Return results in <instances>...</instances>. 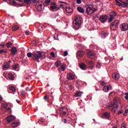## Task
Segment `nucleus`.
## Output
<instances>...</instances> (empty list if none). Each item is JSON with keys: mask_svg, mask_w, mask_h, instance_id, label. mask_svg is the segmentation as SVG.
I'll return each mask as SVG.
<instances>
[{"mask_svg": "<svg viewBox=\"0 0 128 128\" xmlns=\"http://www.w3.org/2000/svg\"><path fill=\"white\" fill-rule=\"evenodd\" d=\"M27 56L29 58H32L34 62H40V60L46 58V52L42 51H37L36 52H28Z\"/></svg>", "mask_w": 128, "mask_h": 128, "instance_id": "obj_1", "label": "nucleus"}, {"mask_svg": "<svg viewBox=\"0 0 128 128\" xmlns=\"http://www.w3.org/2000/svg\"><path fill=\"white\" fill-rule=\"evenodd\" d=\"M126 96H124V98L126 100H128V93H126L125 94Z\"/></svg>", "mask_w": 128, "mask_h": 128, "instance_id": "obj_47", "label": "nucleus"}, {"mask_svg": "<svg viewBox=\"0 0 128 128\" xmlns=\"http://www.w3.org/2000/svg\"><path fill=\"white\" fill-rule=\"evenodd\" d=\"M50 56H52V58H54V52H51Z\"/></svg>", "mask_w": 128, "mask_h": 128, "instance_id": "obj_45", "label": "nucleus"}, {"mask_svg": "<svg viewBox=\"0 0 128 128\" xmlns=\"http://www.w3.org/2000/svg\"><path fill=\"white\" fill-rule=\"evenodd\" d=\"M114 18H112V17H110L109 18L108 20V22L109 23H110L112 22V20L114 19Z\"/></svg>", "mask_w": 128, "mask_h": 128, "instance_id": "obj_40", "label": "nucleus"}, {"mask_svg": "<svg viewBox=\"0 0 128 128\" xmlns=\"http://www.w3.org/2000/svg\"><path fill=\"white\" fill-rule=\"evenodd\" d=\"M3 69L6 70V68H10V63L5 62L2 64Z\"/></svg>", "mask_w": 128, "mask_h": 128, "instance_id": "obj_18", "label": "nucleus"}, {"mask_svg": "<svg viewBox=\"0 0 128 128\" xmlns=\"http://www.w3.org/2000/svg\"><path fill=\"white\" fill-rule=\"evenodd\" d=\"M4 52H6V51H5L4 50H0V54H4Z\"/></svg>", "mask_w": 128, "mask_h": 128, "instance_id": "obj_49", "label": "nucleus"}, {"mask_svg": "<svg viewBox=\"0 0 128 128\" xmlns=\"http://www.w3.org/2000/svg\"><path fill=\"white\" fill-rule=\"evenodd\" d=\"M38 122L39 124H44V120H39Z\"/></svg>", "mask_w": 128, "mask_h": 128, "instance_id": "obj_52", "label": "nucleus"}, {"mask_svg": "<svg viewBox=\"0 0 128 128\" xmlns=\"http://www.w3.org/2000/svg\"><path fill=\"white\" fill-rule=\"evenodd\" d=\"M125 114H128V109H126V110H125Z\"/></svg>", "mask_w": 128, "mask_h": 128, "instance_id": "obj_61", "label": "nucleus"}, {"mask_svg": "<svg viewBox=\"0 0 128 128\" xmlns=\"http://www.w3.org/2000/svg\"><path fill=\"white\" fill-rule=\"evenodd\" d=\"M100 66H102L100 65V64L98 63L96 64V68H100Z\"/></svg>", "mask_w": 128, "mask_h": 128, "instance_id": "obj_44", "label": "nucleus"}, {"mask_svg": "<svg viewBox=\"0 0 128 128\" xmlns=\"http://www.w3.org/2000/svg\"><path fill=\"white\" fill-rule=\"evenodd\" d=\"M45 2H46V4H50V0H45Z\"/></svg>", "mask_w": 128, "mask_h": 128, "instance_id": "obj_53", "label": "nucleus"}, {"mask_svg": "<svg viewBox=\"0 0 128 128\" xmlns=\"http://www.w3.org/2000/svg\"><path fill=\"white\" fill-rule=\"evenodd\" d=\"M30 88L28 87L26 88V92H30V90L29 89Z\"/></svg>", "mask_w": 128, "mask_h": 128, "instance_id": "obj_56", "label": "nucleus"}, {"mask_svg": "<svg viewBox=\"0 0 128 128\" xmlns=\"http://www.w3.org/2000/svg\"><path fill=\"white\" fill-rule=\"evenodd\" d=\"M30 32L29 31H28V30H26V32H25V34L26 35V36H29L30 35Z\"/></svg>", "mask_w": 128, "mask_h": 128, "instance_id": "obj_50", "label": "nucleus"}, {"mask_svg": "<svg viewBox=\"0 0 128 128\" xmlns=\"http://www.w3.org/2000/svg\"><path fill=\"white\" fill-rule=\"evenodd\" d=\"M60 64H62V62H60V60H57V62H55V66L57 67L58 68V66H60Z\"/></svg>", "mask_w": 128, "mask_h": 128, "instance_id": "obj_27", "label": "nucleus"}, {"mask_svg": "<svg viewBox=\"0 0 128 128\" xmlns=\"http://www.w3.org/2000/svg\"><path fill=\"white\" fill-rule=\"evenodd\" d=\"M18 28H20V27L18 26H15L12 27V30H14V32H16V30H18Z\"/></svg>", "mask_w": 128, "mask_h": 128, "instance_id": "obj_29", "label": "nucleus"}, {"mask_svg": "<svg viewBox=\"0 0 128 128\" xmlns=\"http://www.w3.org/2000/svg\"><path fill=\"white\" fill-rule=\"evenodd\" d=\"M24 4H32V0H24Z\"/></svg>", "mask_w": 128, "mask_h": 128, "instance_id": "obj_32", "label": "nucleus"}, {"mask_svg": "<svg viewBox=\"0 0 128 128\" xmlns=\"http://www.w3.org/2000/svg\"><path fill=\"white\" fill-rule=\"evenodd\" d=\"M87 64H92V60H90V61H87L86 62Z\"/></svg>", "mask_w": 128, "mask_h": 128, "instance_id": "obj_43", "label": "nucleus"}, {"mask_svg": "<svg viewBox=\"0 0 128 128\" xmlns=\"http://www.w3.org/2000/svg\"><path fill=\"white\" fill-rule=\"evenodd\" d=\"M16 0H9V2L10 4H13V6H16Z\"/></svg>", "mask_w": 128, "mask_h": 128, "instance_id": "obj_24", "label": "nucleus"}, {"mask_svg": "<svg viewBox=\"0 0 128 128\" xmlns=\"http://www.w3.org/2000/svg\"><path fill=\"white\" fill-rule=\"evenodd\" d=\"M100 84H101V86H104V84H106V83H104V82H100Z\"/></svg>", "mask_w": 128, "mask_h": 128, "instance_id": "obj_55", "label": "nucleus"}, {"mask_svg": "<svg viewBox=\"0 0 128 128\" xmlns=\"http://www.w3.org/2000/svg\"><path fill=\"white\" fill-rule=\"evenodd\" d=\"M92 14H94V12H96V9L92 8Z\"/></svg>", "mask_w": 128, "mask_h": 128, "instance_id": "obj_54", "label": "nucleus"}, {"mask_svg": "<svg viewBox=\"0 0 128 128\" xmlns=\"http://www.w3.org/2000/svg\"><path fill=\"white\" fill-rule=\"evenodd\" d=\"M112 77L115 80H118V78H120V75L118 74V73H114L112 74Z\"/></svg>", "mask_w": 128, "mask_h": 128, "instance_id": "obj_11", "label": "nucleus"}, {"mask_svg": "<svg viewBox=\"0 0 128 128\" xmlns=\"http://www.w3.org/2000/svg\"><path fill=\"white\" fill-rule=\"evenodd\" d=\"M82 24V18L80 16H76L74 20L73 21V28L76 30H78Z\"/></svg>", "mask_w": 128, "mask_h": 128, "instance_id": "obj_2", "label": "nucleus"}, {"mask_svg": "<svg viewBox=\"0 0 128 128\" xmlns=\"http://www.w3.org/2000/svg\"><path fill=\"white\" fill-rule=\"evenodd\" d=\"M74 78V74L69 72L67 74V79L69 80H72Z\"/></svg>", "mask_w": 128, "mask_h": 128, "instance_id": "obj_8", "label": "nucleus"}, {"mask_svg": "<svg viewBox=\"0 0 128 128\" xmlns=\"http://www.w3.org/2000/svg\"><path fill=\"white\" fill-rule=\"evenodd\" d=\"M9 89L10 90H12L13 92H15L16 90V88H14V87L12 86H10Z\"/></svg>", "mask_w": 128, "mask_h": 128, "instance_id": "obj_30", "label": "nucleus"}, {"mask_svg": "<svg viewBox=\"0 0 128 128\" xmlns=\"http://www.w3.org/2000/svg\"><path fill=\"white\" fill-rule=\"evenodd\" d=\"M104 92H108L110 90V86H106L103 88Z\"/></svg>", "mask_w": 128, "mask_h": 128, "instance_id": "obj_23", "label": "nucleus"}, {"mask_svg": "<svg viewBox=\"0 0 128 128\" xmlns=\"http://www.w3.org/2000/svg\"><path fill=\"white\" fill-rule=\"evenodd\" d=\"M84 54V52L82 50H79L76 52V56H80V58H82V56H83Z\"/></svg>", "mask_w": 128, "mask_h": 128, "instance_id": "obj_13", "label": "nucleus"}, {"mask_svg": "<svg viewBox=\"0 0 128 128\" xmlns=\"http://www.w3.org/2000/svg\"><path fill=\"white\" fill-rule=\"evenodd\" d=\"M18 64H15L13 65L12 68H14V70H18Z\"/></svg>", "mask_w": 128, "mask_h": 128, "instance_id": "obj_28", "label": "nucleus"}, {"mask_svg": "<svg viewBox=\"0 0 128 128\" xmlns=\"http://www.w3.org/2000/svg\"><path fill=\"white\" fill-rule=\"evenodd\" d=\"M68 54V51L64 52L63 54L64 56H66Z\"/></svg>", "mask_w": 128, "mask_h": 128, "instance_id": "obj_41", "label": "nucleus"}, {"mask_svg": "<svg viewBox=\"0 0 128 128\" xmlns=\"http://www.w3.org/2000/svg\"><path fill=\"white\" fill-rule=\"evenodd\" d=\"M120 26V21L118 20H115L110 24V28L112 30H116Z\"/></svg>", "mask_w": 128, "mask_h": 128, "instance_id": "obj_3", "label": "nucleus"}, {"mask_svg": "<svg viewBox=\"0 0 128 128\" xmlns=\"http://www.w3.org/2000/svg\"><path fill=\"white\" fill-rule=\"evenodd\" d=\"M110 16L114 18L116 16V13L114 12H112L110 14Z\"/></svg>", "mask_w": 128, "mask_h": 128, "instance_id": "obj_22", "label": "nucleus"}, {"mask_svg": "<svg viewBox=\"0 0 128 128\" xmlns=\"http://www.w3.org/2000/svg\"><path fill=\"white\" fill-rule=\"evenodd\" d=\"M79 66L81 70H86V64L84 63H81L80 65Z\"/></svg>", "mask_w": 128, "mask_h": 128, "instance_id": "obj_15", "label": "nucleus"}, {"mask_svg": "<svg viewBox=\"0 0 128 128\" xmlns=\"http://www.w3.org/2000/svg\"><path fill=\"white\" fill-rule=\"evenodd\" d=\"M58 70L59 72H60V70L64 72V70H66V65L64 64H62L58 68Z\"/></svg>", "mask_w": 128, "mask_h": 128, "instance_id": "obj_17", "label": "nucleus"}, {"mask_svg": "<svg viewBox=\"0 0 128 128\" xmlns=\"http://www.w3.org/2000/svg\"><path fill=\"white\" fill-rule=\"evenodd\" d=\"M60 8H64V5L62 4H60Z\"/></svg>", "mask_w": 128, "mask_h": 128, "instance_id": "obj_58", "label": "nucleus"}, {"mask_svg": "<svg viewBox=\"0 0 128 128\" xmlns=\"http://www.w3.org/2000/svg\"><path fill=\"white\" fill-rule=\"evenodd\" d=\"M77 10H78V12L81 14H84V9L80 6L77 8Z\"/></svg>", "mask_w": 128, "mask_h": 128, "instance_id": "obj_19", "label": "nucleus"}, {"mask_svg": "<svg viewBox=\"0 0 128 128\" xmlns=\"http://www.w3.org/2000/svg\"><path fill=\"white\" fill-rule=\"evenodd\" d=\"M8 78L11 80H14V74H12V73H10L8 74Z\"/></svg>", "mask_w": 128, "mask_h": 128, "instance_id": "obj_25", "label": "nucleus"}, {"mask_svg": "<svg viewBox=\"0 0 128 128\" xmlns=\"http://www.w3.org/2000/svg\"><path fill=\"white\" fill-rule=\"evenodd\" d=\"M21 94H22V95L24 94V92H21Z\"/></svg>", "mask_w": 128, "mask_h": 128, "instance_id": "obj_64", "label": "nucleus"}, {"mask_svg": "<svg viewBox=\"0 0 128 128\" xmlns=\"http://www.w3.org/2000/svg\"><path fill=\"white\" fill-rule=\"evenodd\" d=\"M117 6H122V8H128V4L126 2H122V4L120 2L117 4Z\"/></svg>", "mask_w": 128, "mask_h": 128, "instance_id": "obj_14", "label": "nucleus"}, {"mask_svg": "<svg viewBox=\"0 0 128 128\" xmlns=\"http://www.w3.org/2000/svg\"><path fill=\"white\" fill-rule=\"evenodd\" d=\"M16 102H18V104H20V101L18 100H16Z\"/></svg>", "mask_w": 128, "mask_h": 128, "instance_id": "obj_60", "label": "nucleus"}, {"mask_svg": "<svg viewBox=\"0 0 128 128\" xmlns=\"http://www.w3.org/2000/svg\"><path fill=\"white\" fill-rule=\"evenodd\" d=\"M42 4H40L38 6L37 8L38 10H42Z\"/></svg>", "mask_w": 128, "mask_h": 128, "instance_id": "obj_38", "label": "nucleus"}, {"mask_svg": "<svg viewBox=\"0 0 128 128\" xmlns=\"http://www.w3.org/2000/svg\"><path fill=\"white\" fill-rule=\"evenodd\" d=\"M102 34L106 38V36H108V33L107 32H102Z\"/></svg>", "mask_w": 128, "mask_h": 128, "instance_id": "obj_36", "label": "nucleus"}, {"mask_svg": "<svg viewBox=\"0 0 128 128\" xmlns=\"http://www.w3.org/2000/svg\"><path fill=\"white\" fill-rule=\"evenodd\" d=\"M54 40H58V36L56 35V36H54Z\"/></svg>", "mask_w": 128, "mask_h": 128, "instance_id": "obj_59", "label": "nucleus"}, {"mask_svg": "<svg viewBox=\"0 0 128 128\" xmlns=\"http://www.w3.org/2000/svg\"><path fill=\"white\" fill-rule=\"evenodd\" d=\"M14 118H16V117L14 116H8L6 120H7V122H12V120H14Z\"/></svg>", "mask_w": 128, "mask_h": 128, "instance_id": "obj_10", "label": "nucleus"}, {"mask_svg": "<svg viewBox=\"0 0 128 128\" xmlns=\"http://www.w3.org/2000/svg\"><path fill=\"white\" fill-rule=\"evenodd\" d=\"M50 8L51 12H54V10H56V8H58V5H56V4L54 3V2H52L50 3Z\"/></svg>", "mask_w": 128, "mask_h": 128, "instance_id": "obj_7", "label": "nucleus"}, {"mask_svg": "<svg viewBox=\"0 0 128 128\" xmlns=\"http://www.w3.org/2000/svg\"><path fill=\"white\" fill-rule=\"evenodd\" d=\"M118 101L116 99H114L113 104L109 106V110H110V112H114L116 113V111L114 110L118 106Z\"/></svg>", "mask_w": 128, "mask_h": 128, "instance_id": "obj_4", "label": "nucleus"}, {"mask_svg": "<svg viewBox=\"0 0 128 128\" xmlns=\"http://www.w3.org/2000/svg\"><path fill=\"white\" fill-rule=\"evenodd\" d=\"M18 124L17 122H13L11 126L12 128H15L16 126H18Z\"/></svg>", "mask_w": 128, "mask_h": 128, "instance_id": "obj_31", "label": "nucleus"}, {"mask_svg": "<svg viewBox=\"0 0 128 128\" xmlns=\"http://www.w3.org/2000/svg\"><path fill=\"white\" fill-rule=\"evenodd\" d=\"M0 46L2 48H4V44H1Z\"/></svg>", "mask_w": 128, "mask_h": 128, "instance_id": "obj_62", "label": "nucleus"}, {"mask_svg": "<svg viewBox=\"0 0 128 128\" xmlns=\"http://www.w3.org/2000/svg\"><path fill=\"white\" fill-rule=\"evenodd\" d=\"M12 43L8 42V43L6 44V46H7V48H10V46H12Z\"/></svg>", "mask_w": 128, "mask_h": 128, "instance_id": "obj_35", "label": "nucleus"}, {"mask_svg": "<svg viewBox=\"0 0 128 128\" xmlns=\"http://www.w3.org/2000/svg\"><path fill=\"white\" fill-rule=\"evenodd\" d=\"M120 28L121 30L123 32H126L128 30V24L124 23L120 25Z\"/></svg>", "mask_w": 128, "mask_h": 128, "instance_id": "obj_6", "label": "nucleus"}, {"mask_svg": "<svg viewBox=\"0 0 128 128\" xmlns=\"http://www.w3.org/2000/svg\"><path fill=\"white\" fill-rule=\"evenodd\" d=\"M110 112H106L103 114V116L105 118H106L107 120H108V118H110Z\"/></svg>", "mask_w": 128, "mask_h": 128, "instance_id": "obj_20", "label": "nucleus"}, {"mask_svg": "<svg viewBox=\"0 0 128 128\" xmlns=\"http://www.w3.org/2000/svg\"><path fill=\"white\" fill-rule=\"evenodd\" d=\"M64 107L61 108H60V112H63L62 110H64Z\"/></svg>", "mask_w": 128, "mask_h": 128, "instance_id": "obj_57", "label": "nucleus"}, {"mask_svg": "<svg viewBox=\"0 0 128 128\" xmlns=\"http://www.w3.org/2000/svg\"><path fill=\"white\" fill-rule=\"evenodd\" d=\"M36 0H33V2H34V4H36Z\"/></svg>", "mask_w": 128, "mask_h": 128, "instance_id": "obj_63", "label": "nucleus"}, {"mask_svg": "<svg viewBox=\"0 0 128 128\" xmlns=\"http://www.w3.org/2000/svg\"><path fill=\"white\" fill-rule=\"evenodd\" d=\"M76 3L78 4H82V0H76Z\"/></svg>", "mask_w": 128, "mask_h": 128, "instance_id": "obj_48", "label": "nucleus"}, {"mask_svg": "<svg viewBox=\"0 0 128 128\" xmlns=\"http://www.w3.org/2000/svg\"><path fill=\"white\" fill-rule=\"evenodd\" d=\"M32 43L34 46H36V44H38V41H36V40H32Z\"/></svg>", "mask_w": 128, "mask_h": 128, "instance_id": "obj_37", "label": "nucleus"}, {"mask_svg": "<svg viewBox=\"0 0 128 128\" xmlns=\"http://www.w3.org/2000/svg\"><path fill=\"white\" fill-rule=\"evenodd\" d=\"M87 54L88 58H94V52L92 51H89Z\"/></svg>", "mask_w": 128, "mask_h": 128, "instance_id": "obj_9", "label": "nucleus"}, {"mask_svg": "<svg viewBox=\"0 0 128 128\" xmlns=\"http://www.w3.org/2000/svg\"><path fill=\"white\" fill-rule=\"evenodd\" d=\"M11 52L13 56H16V52H18V50L16 47H12L11 49Z\"/></svg>", "mask_w": 128, "mask_h": 128, "instance_id": "obj_16", "label": "nucleus"}, {"mask_svg": "<svg viewBox=\"0 0 128 128\" xmlns=\"http://www.w3.org/2000/svg\"><path fill=\"white\" fill-rule=\"evenodd\" d=\"M108 15L106 14H103L100 16L99 18V20H100V22H102V24H104V22H106V21L108 20Z\"/></svg>", "mask_w": 128, "mask_h": 128, "instance_id": "obj_5", "label": "nucleus"}, {"mask_svg": "<svg viewBox=\"0 0 128 128\" xmlns=\"http://www.w3.org/2000/svg\"><path fill=\"white\" fill-rule=\"evenodd\" d=\"M8 104L6 103V104H4L2 103V107L3 108H8Z\"/></svg>", "mask_w": 128, "mask_h": 128, "instance_id": "obj_33", "label": "nucleus"}, {"mask_svg": "<svg viewBox=\"0 0 128 128\" xmlns=\"http://www.w3.org/2000/svg\"><path fill=\"white\" fill-rule=\"evenodd\" d=\"M123 112H124V110H120L117 114H122Z\"/></svg>", "mask_w": 128, "mask_h": 128, "instance_id": "obj_46", "label": "nucleus"}, {"mask_svg": "<svg viewBox=\"0 0 128 128\" xmlns=\"http://www.w3.org/2000/svg\"><path fill=\"white\" fill-rule=\"evenodd\" d=\"M49 98H50V96L48 95H46L44 97V100H49Z\"/></svg>", "mask_w": 128, "mask_h": 128, "instance_id": "obj_34", "label": "nucleus"}, {"mask_svg": "<svg viewBox=\"0 0 128 128\" xmlns=\"http://www.w3.org/2000/svg\"><path fill=\"white\" fill-rule=\"evenodd\" d=\"M86 12L88 14H92V8L90 6H88L86 9Z\"/></svg>", "mask_w": 128, "mask_h": 128, "instance_id": "obj_12", "label": "nucleus"}, {"mask_svg": "<svg viewBox=\"0 0 128 128\" xmlns=\"http://www.w3.org/2000/svg\"><path fill=\"white\" fill-rule=\"evenodd\" d=\"M74 96H76V98H78V96H82V92L80 91L76 92H75Z\"/></svg>", "mask_w": 128, "mask_h": 128, "instance_id": "obj_21", "label": "nucleus"}, {"mask_svg": "<svg viewBox=\"0 0 128 128\" xmlns=\"http://www.w3.org/2000/svg\"><path fill=\"white\" fill-rule=\"evenodd\" d=\"M121 128H126V124L122 123L121 126Z\"/></svg>", "mask_w": 128, "mask_h": 128, "instance_id": "obj_39", "label": "nucleus"}, {"mask_svg": "<svg viewBox=\"0 0 128 128\" xmlns=\"http://www.w3.org/2000/svg\"><path fill=\"white\" fill-rule=\"evenodd\" d=\"M60 114H62V116H66V112L63 111L62 112H60Z\"/></svg>", "mask_w": 128, "mask_h": 128, "instance_id": "obj_42", "label": "nucleus"}, {"mask_svg": "<svg viewBox=\"0 0 128 128\" xmlns=\"http://www.w3.org/2000/svg\"><path fill=\"white\" fill-rule=\"evenodd\" d=\"M62 122H64V124H66V122H67L66 119H62Z\"/></svg>", "mask_w": 128, "mask_h": 128, "instance_id": "obj_51", "label": "nucleus"}, {"mask_svg": "<svg viewBox=\"0 0 128 128\" xmlns=\"http://www.w3.org/2000/svg\"><path fill=\"white\" fill-rule=\"evenodd\" d=\"M72 12V9L70 7H68V8H66V12L68 14H71Z\"/></svg>", "mask_w": 128, "mask_h": 128, "instance_id": "obj_26", "label": "nucleus"}]
</instances>
